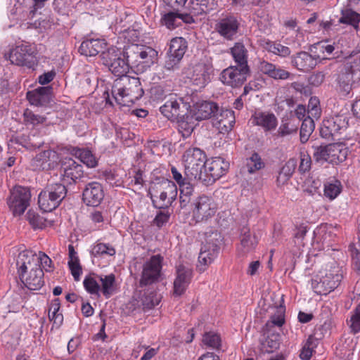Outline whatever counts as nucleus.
Segmentation results:
<instances>
[{
    "label": "nucleus",
    "instance_id": "19",
    "mask_svg": "<svg viewBox=\"0 0 360 360\" xmlns=\"http://www.w3.org/2000/svg\"><path fill=\"white\" fill-rule=\"evenodd\" d=\"M61 170L64 180L70 184L76 183L83 176V167L72 158H65L62 162Z\"/></svg>",
    "mask_w": 360,
    "mask_h": 360
},
{
    "label": "nucleus",
    "instance_id": "61",
    "mask_svg": "<svg viewBox=\"0 0 360 360\" xmlns=\"http://www.w3.org/2000/svg\"><path fill=\"white\" fill-rule=\"evenodd\" d=\"M203 343L214 349H218L221 345V339L219 335L210 332L204 335L202 338Z\"/></svg>",
    "mask_w": 360,
    "mask_h": 360
},
{
    "label": "nucleus",
    "instance_id": "31",
    "mask_svg": "<svg viewBox=\"0 0 360 360\" xmlns=\"http://www.w3.org/2000/svg\"><path fill=\"white\" fill-rule=\"evenodd\" d=\"M219 111L218 105L214 102L203 101L198 103L194 113L195 120H202L213 117Z\"/></svg>",
    "mask_w": 360,
    "mask_h": 360
},
{
    "label": "nucleus",
    "instance_id": "37",
    "mask_svg": "<svg viewBox=\"0 0 360 360\" xmlns=\"http://www.w3.org/2000/svg\"><path fill=\"white\" fill-rule=\"evenodd\" d=\"M261 46L268 52L272 53L281 57L288 56L291 51L290 49L280 43L272 41L269 39H264L261 42Z\"/></svg>",
    "mask_w": 360,
    "mask_h": 360
},
{
    "label": "nucleus",
    "instance_id": "45",
    "mask_svg": "<svg viewBox=\"0 0 360 360\" xmlns=\"http://www.w3.org/2000/svg\"><path fill=\"white\" fill-rule=\"evenodd\" d=\"M191 79L195 85L204 86L210 81V76L205 66L197 65L193 70Z\"/></svg>",
    "mask_w": 360,
    "mask_h": 360
},
{
    "label": "nucleus",
    "instance_id": "28",
    "mask_svg": "<svg viewBox=\"0 0 360 360\" xmlns=\"http://www.w3.org/2000/svg\"><path fill=\"white\" fill-rule=\"evenodd\" d=\"M318 63L316 58L307 52L302 51L292 57V64L297 70L307 72L314 68Z\"/></svg>",
    "mask_w": 360,
    "mask_h": 360
},
{
    "label": "nucleus",
    "instance_id": "38",
    "mask_svg": "<svg viewBox=\"0 0 360 360\" xmlns=\"http://www.w3.org/2000/svg\"><path fill=\"white\" fill-rule=\"evenodd\" d=\"M297 167V160L295 158L289 159L282 167L277 177L278 186L284 185L292 176Z\"/></svg>",
    "mask_w": 360,
    "mask_h": 360
},
{
    "label": "nucleus",
    "instance_id": "22",
    "mask_svg": "<svg viewBox=\"0 0 360 360\" xmlns=\"http://www.w3.org/2000/svg\"><path fill=\"white\" fill-rule=\"evenodd\" d=\"M103 197V187L98 182L89 183L83 191V200L89 206L98 205Z\"/></svg>",
    "mask_w": 360,
    "mask_h": 360
},
{
    "label": "nucleus",
    "instance_id": "39",
    "mask_svg": "<svg viewBox=\"0 0 360 360\" xmlns=\"http://www.w3.org/2000/svg\"><path fill=\"white\" fill-rule=\"evenodd\" d=\"M72 152L73 154L88 167L94 168L97 165V159L91 150L79 148H74Z\"/></svg>",
    "mask_w": 360,
    "mask_h": 360
},
{
    "label": "nucleus",
    "instance_id": "18",
    "mask_svg": "<svg viewBox=\"0 0 360 360\" xmlns=\"http://www.w3.org/2000/svg\"><path fill=\"white\" fill-rule=\"evenodd\" d=\"M187 109V104L181 98L170 94L165 104L160 106V111L168 120L174 121L183 116Z\"/></svg>",
    "mask_w": 360,
    "mask_h": 360
},
{
    "label": "nucleus",
    "instance_id": "46",
    "mask_svg": "<svg viewBox=\"0 0 360 360\" xmlns=\"http://www.w3.org/2000/svg\"><path fill=\"white\" fill-rule=\"evenodd\" d=\"M243 231V233L240 240V250L243 252L246 253L253 250L256 247L257 240L255 236H251L249 230L247 229H244Z\"/></svg>",
    "mask_w": 360,
    "mask_h": 360
},
{
    "label": "nucleus",
    "instance_id": "62",
    "mask_svg": "<svg viewBox=\"0 0 360 360\" xmlns=\"http://www.w3.org/2000/svg\"><path fill=\"white\" fill-rule=\"evenodd\" d=\"M37 266L41 269H44L46 271H51L53 270L52 260L44 252H39L37 255Z\"/></svg>",
    "mask_w": 360,
    "mask_h": 360
},
{
    "label": "nucleus",
    "instance_id": "42",
    "mask_svg": "<svg viewBox=\"0 0 360 360\" xmlns=\"http://www.w3.org/2000/svg\"><path fill=\"white\" fill-rule=\"evenodd\" d=\"M160 296L155 291L148 289L141 297V302L144 310H149L158 305L160 301Z\"/></svg>",
    "mask_w": 360,
    "mask_h": 360
},
{
    "label": "nucleus",
    "instance_id": "25",
    "mask_svg": "<svg viewBox=\"0 0 360 360\" xmlns=\"http://www.w3.org/2000/svg\"><path fill=\"white\" fill-rule=\"evenodd\" d=\"M52 88L42 86L27 93V98L31 105L36 106L46 105L51 101Z\"/></svg>",
    "mask_w": 360,
    "mask_h": 360
},
{
    "label": "nucleus",
    "instance_id": "26",
    "mask_svg": "<svg viewBox=\"0 0 360 360\" xmlns=\"http://www.w3.org/2000/svg\"><path fill=\"white\" fill-rule=\"evenodd\" d=\"M259 68L263 74L275 80H286L292 76L290 72L266 60L259 63Z\"/></svg>",
    "mask_w": 360,
    "mask_h": 360
},
{
    "label": "nucleus",
    "instance_id": "8",
    "mask_svg": "<svg viewBox=\"0 0 360 360\" xmlns=\"http://www.w3.org/2000/svg\"><path fill=\"white\" fill-rule=\"evenodd\" d=\"M163 257L160 255H153L142 266L139 281L141 287L152 285L159 281L161 276Z\"/></svg>",
    "mask_w": 360,
    "mask_h": 360
},
{
    "label": "nucleus",
    "instance_id": "49",
    "mask_svg": "<svg viewBox=\"0 0 360 360\" xmlns=\"http://www.w3.org/2000/svg\"><path fill=\"white\" fill-rule=\"evenodd\" d=\"M285 307L280 305L276 307L275 313L271 316L269 320L266 322V326L271 328L273 326L281 327L285 323Z\"/></svg>",
    "mask_w": 360,
    "mask_h": 360
},
{
    "label": "nucleus",
    "instance_id": "6",
    "mask_svg": "<svg viewBox=\"0 0 360 360\" xmlns=\"http://www.w3.org/2000/svg\"><path fill=\"white\" fill-rule=\"evenodd\" d=\"M321 277L311 279V285L314 291L319 295H326L334 290L340 285L342 279V271L335 263L321 272Z\"/></svg>",
    "mask_w": 360,
    "mask_h": 360
},
{
    "label": "nucleus",
    "instance_id": "54",
    "mask_svg": "<svg viewBox=\"0 0 360 360\" xmlns=\"http://www.w3.org/2000/svg\"><path fill=\"white\" fill-rule=\"evenodd\" d=\"M264 162L257 153H253L250 158L248 159L247 167L248 172L250 174L264 168Z\"/></svg>",
    "mask_w": 360,
    "mask_h": 360
},
{
    "label": "nucleus",
    "instance_id": "32",
    "mask_svg": "<svg viewBox=\"0 0 360 360\" xmlns=\"http://www.w3.org/2000/svg\"><path fill=\"white\" fill-rule=\"evenodd\" d=\"M230 53L233 57L236 65L250 68L248 64V51L242 42H236L230 49Z\"/></svg>",
    "mask_w": 360,
    "mask_h": 360
},
{
    "label": "nucleus",
    "instance_id": "48",
    "mask_svg": "<svg viewBox=\"0 0 360 360\" xmlns=\"http://www.w3.org/2000/svg\"><path fill=\"white\" fill-rule=\"evenodd\" d=\"M314 128L315 124L312 118L307 116L303 120L300 132L301 143H304L309 140V138L314 131Z\"/></svg>",
    "mask_w": 360,
    "mask_h": 360
},
{
    "label": "nucleus",
    "instance_id": "15",
    "mask_svg": "<svg viewBox=\"0 0 360 360\" xmlns=\"http://www.w3.org/2000/svg\"><path fill=\"white\" fill-rule=\"evenodd\" d=\"M250 73V68L231 65L221 72L219 78L224 84L232 88H238L244 84Z\"/></svg>",
    "mask_w": 360,
    "mask_h": 360
},
{
    "label": "nucleus",
    "instance_id": "12",
    "mask_svg": "<svg viewBox=\"0 0 360 360\" xmlns=\"http://www.w3.org/2000/svg\"><path fill=\"white\" fill-rule=\"evenodd\" d=\"M193 205V217L196 222L208 220L214 216L217 210L214 199L205 195L198 197Z\"/></svg>",
    "mask_w": 360,
    "mask_h": 360
},
{
    "label": "nucleus",
    "instance_id": "11",
    "mask_svg": "<svg viewBox=\"0 0 360 360\" xmlns=\"http://www.w3.org/2000/svg\"><path fill=\"white\" fill-rule=\"evenodd\" d=\"M36 50L30 44H20L12 49L8 58L11 63L33 68L36 65Z\"/></svg>",
    "mask_w": 360,
    "mask_h": 360
},
{
    "label": "nucleus",
    "instance_id": "30",
    "mask_svg": "<svg viewBox=\"0 0 360 360\" xmlns=\"http://www.w3.org/2000/svg\"><path fill=\"white\" fill-rule=\"evenodd\" d=\"M192 181H199L198 178H189L185 174L184 177H181L179 182H176L180 191V205L181 208L186 207L191 202V196L193 193V187Z\"/></svg>",
    "mask_w": 360,
    "mask_h": 360
},
{
    "label": "nucleus",
    "instance_id": "51",
    "mask_svg": "<svg viewBox=\"0 0 360 360\" xmlns=\"http://www.w3.org/2000/svg\"><path fill=\"white\" fill-rule=\"evenodd\" d=\"M115 253V249L111 245L106 243H96L91 249V255L94 257L114 256Z\"/></svg>",
    "mask_w": 360,
    "mask_h": 360
},
{
    "label": "nucleus",
    "instance_id": "40",
    "mask_svg": "<svg viewBox=\"0 0 360 360\" xmlns=\"http://www.w3.org/2000/svg\"><path fill=\"white\" fill-rule=\"evenodd\" d=\"M193 119H195L194 117L191 115L184 116V113L183 116L176 120L178 122V130L184 138H187L192 134L195 127Z\"/></svg>",
    "mask_w": 360,
    "mask_h": 360
},
{
    "label": "nucleus",
    "instance_id": "41",
    "mask_svg": "<svg viewBox=\"0 0 360 360\" xmlns=\"http://www.w3.org/2000/svg\"><path fill=\"white\" fill-rule=\"evenodd\" d=\"M353 83L352 75H351V73H349L347 70L346 67H345L338 77L339 90L344 95H347L352 89Z\"/></svg>",
    "mask_w": 360,
    "mask_h": 360
},
{
    "label": "nucleus",
    "instance_id": "20",
    "mask_svg": "<svg viewBox=\"0 0 360 360\" xmlns=\"http://www.w3.org/2000/svg\"><path fill=\"white\" fill-rule=\"evenodd\" d=\"M161 22L168 29L173 30L181 26L184 22L192 23L194 20L191 14L180 13L179 10H172L162 16Z\"/></svg>",
    "mask_w": 360,
    "mask_h": 360
},
{
    "label": "nucleus",
    "instance_id": "27",
    "mask_svg": "<svg viewBox=\"0 0 360 360\" xmlns=\"http://www.w3.org/2000/svg\"><path fill=\"white\" fill-rule=\"evenodd\" d=\"M251 120L254 125L262 127L265 131L275 129L278 124L275 115L269 112H255Z\"/></svg>",
    "mask_w": 360,
    "mask_h": 360
},
{
    "label": "nucleus",
    "instance_id": "52",
    "mask_svg": "<svg viewBox=\"0 0 360 360\" xmlns=\"http://www.w3.org/2000/svg\"><path fill=\"white\" fill-rule=\"evenodd\" d=\"M34 138L35 136L34 134L29 135L27 137L21 136L17 138V142L29 150L39 148L44 144V141L40 139L36 141Z\"/></svg>",
    "mask_w": 360,
    "mask_h": 360
},
{
    "label": "nucleus",
    "instance_id": "3",
    "mask_svg": "<svg viewBox=\"0 0 360 360\" xmlns=\"http://www.w3.org/2000/svg\"><path fill=\"white\" fill-rule=\"evenodd\" d=\"M83 285L88 293L97 298L103 295L105 299H109L117 290L116 278L113 274L86 276Z\"/></svg>",
    "mask_w": 360,
    "mask_h": 360
},
{
    "label": "nucleus",
    "instance_id": "53",
    "mask_svg": "<svg viewBox=\"0 0 360 360\" xmlns=\"http://www.w3.org/2000/svg\"><path fill=\"white\" fill-rule=\"evenodd\" d=\"M341 192V183L333 180L325 184L324 195L330 200L335 199Z\"/></svg>",
    "mask_w": 360,
    "mask_h": 360
},
{
    "label": "nucleus",
    "instance_id": "63",
    "mask_svg": "<svg viewBox=\"0 0 360 360\" xmlns=\"http://www.w3.org/2000/svg\"><path fill=\"white\" fill-rule=\"evenodd\" d=\"M311 166V158L308 153H300V163L299 165V171L300 173H306L309 172Z\"/></svg>",
    "mask_w": 360,
    "mask_h": 360
},
{
    "label": "nucleus",
    "instance_id": "55",
    "mask_svg": "<svg viewBox=\"0 0 360 360\" xmlns=\"http://www.w3.org/2000/svg\"><path fill=\"white\" fill-rule=\"evenodd\" d=\"M89 230L96 231L102 229L104 224V217L99 211H94L89 214Z\"/></svg>",
    "mask_w": 360,
    "mask_h": 360
},
{
    "label": "nucleus",
    "instance_id": "13",
    "mask_svg": "<svg viewBox=\"0 0 360 360\" xmlns=\"http://www.w3.org/2000/svg\"><path fill=\"white\" fill-rule=\"evenodd\" d=\"M349 120L344 115H337L323 120L320 129V134L324 139H335L348 127Z\"/></svg>",
    "mask_w": 360,
    "mask_h": 360
},
{
    "label": "nucleus",
    "instance_id": "33",
    "mask_svg": "<svg viewBox=\"0 0 360 360\" xmlns=\"http://www.w3.org/2000/svg\"><path fill=\"white\" fill-rule=\"evenodd\" d=\"M328 152L330 155V163L338 165L344 162L347 157L348 150L342 143L328 144Z\"/></svg>",
    "mask_w": 360,
    "mask_h": 360
},
{
    "label": "nucleus",
    "instance_id": "47",
    "mask_svg": "<svg viewBox=\"0 0 360 360\" xmlns=\"http://www.w3.org/2000/svg\"><path fill=\"white\" fill-rule=\"evenodd\" d=\"M45 188L56 200V202H58L59 205L67 195L66 187L60 183L50 184Z\"/></svg>",
    "mask_w": 360,
    "mask_h": 360
},
{
    "label": "nucleus",
    "instance_id": "64",
    "mask_svg": "<svg viewBox=\"0 0 360 360\" xmlns=\"http://www.w3.org/2000/svg\"><path fill=\"white\" fill-rule=\"evenodd\" d=\"M348 72L352 75L354 83L360 82V62L345 66Z\"/></svg>",
    "mask_w": 360,
    "mask_h": 360
},
{
    "label": "nucleus",
    "instance_id": "9",
    "mask_svg": "<svg viewBox=\"0 0 360 360\" xmlns=\"http://www.w3.org/2000/svg\"><path fill=\"white\" fill-rule=\"evenodd\" d=\"M187 48V41L184 38L174 37L172 39L166 55L164 68L167 70H177Z\"/></svg>",
    "mask_w": 360,
    "mask_h": 360
},
{
    "label": "nucleus",
    "instance_id": "23",
    "mask_svg": "<svg viewBox=\"0 0 360 360\" xmlns=\"http://www.w3.org/2000/svg\"><path fill=\"white\" fill-rule=\"evenodd\" d=\"M192 277V271L190 269L183 265L176 267V276L174 281V294L176 296L181 295L188 286Z\"/></svg>",
    "mask_w": 360,
    "mask_h": 360
},
{
    "label": "nucleus",
    "instance_id": "2",
    "mask_svg": "<svg viewBox=\"0 0 360 360\" xmlns=\"http://www.w3.org/2000/svg\"><path fill=\"white\" fill-rule=\"evenodd\" d=\"M143 94L140 79L136 77H118L112 85V98L118 105L122 106H130L139 100Z\"/></svg>",
    "mask_w": 360,
    "mask_h": 360
},
{
    "label": "nucleus",
    "instance_id": "43",
    "mask_svg": "<svg viewBox=\"0 0 360 360\" xmlns=\"http://www.w3.org/2000/svg\"><path fill=\"white\" fill-rule=\"evenodd\" d=\"M299 122L294 118H290L282 121L278 129V135L285 137L296 134L298 129Z\"/></svg>",
    "mask_w": 360,
    "mask_h": 360
},
{
    "label": "nucleus",
    "instance_id": "35",
    "mask_svg": "<svg viewBox=\"0 0 360 360\" xmlns=\"http://www.w3.org/2000/svg\"><path fill=\"white\" fill-rule=\"evenodd\" d=\"M38 204L44 212H51L59 206L56 200L44 188L39 194Z\"/></svg>",
    "mask_w": 360,
    "mask_h": 360
},
{
    "label": "nucleus",
    "instance_id": "14",
    "mask_svg": "<svg viewBox=\"0 0 360 360\" xmlns=\"http://www.w3.org/2000/svg\"><path fill=\"white\" fill-rule=\"evenodd\" d=\"M240 27V22L233 14L222 15L215 22L214 30L228 41L236 39Z\"/></svg>",
    "mask_w": 360,
    "mask_h": 360
},
{
    "label": "nucleus",
    "instance_id": "10",
    "mask_svg": "<svg viewBox=\"0 0 360 360\" xmlns=\"http://www.w3.org/2000/svg\"><path fill=\"white\" fill-rule=\"evenodd\" d=\"M31 193L26 187L17 186L11 191L7 203L14 216H20L24 213L30 205Z\"/></svg>",
    "mask_w": 360,
    "mask_h": 360
},
{
    "label": "nucleus",
    "instance_id": "29",
    "mask_svg": "<svg viewBox=\"0 0 360 360\" xmlns=\"http://www.w3.org/2000/svg\"><path fill=\"white\" fill-rule=\"evenodd\" d=\"M219 247L217 244L210 245L207 243L204 245L198 256V266L200 271H204L206 267L210 264L218 255Z\"/></svg>",
    "mask_w": 360,
    "mask_h": 360
},
{
    "label": "nucleus",
    "instance_id": "44",
    "mask_svg": "<svg viewBox=\"0 0 360 360\" xmlns=\"http://www.w3.org/2000/svg\"><path fill=\"white\" fill-rule=\"evenodd\" d=\"M319 343V340L313 335H310L304 343L300 357L302 360H310L314 349L317 347Z\"/></svg>",
    "mask_w": 360,
    "mask_h": 360
},
{
    "label": "nucleus",
    "instance_id": "36",
    "mask_svg": "<svg viewBox=\"0 0 360 360\" xmlns=\"http://www.w3.org/2000/svg\"><path fill=\"white\" fill-rule=\"evenodd\" d=\"M112 63L108 66L109 70L113 75L119 77L127 76V73L129 72V68H131V63L127 60L126 57H121L120 56L115 58Z\"/></svg>",
    "mask_w": 360,
    "mask_h": 360
},
{
    "label": "nucleus",
    "instance_id": "34",
    "mask_svg": "<svg viewBox=\"0 0 360 360\" xmlns=\"http://www.w3.org/2000/svg\"><path fill=\"white\" fill-rule=\"evenodd\" d=\"M217 6L216 0H195L192 2L191 13L194 15H200L216 10Z\"/></svg>",
    "mask_w": 360,
    "mask_h": 360
},
{
    "label": "nucleus",
    "instance_id": "24",
    "mask_svg": "<svg viewBox=\"0 0 360 360\" xmlns=\"http://www.w3.org/2000/svg\"><path fill=\"white\" fill-rule=\"evenodd\" d=\"M107 43L104 39H86L84 40L79 48V52L86 56H95L106 49Z\"/></svg>",
    "mask_w": 360,
    "mask_h": 360
},
{
    "label": "nucleus",
    "instance_id": "50",
    "mask_svg": "<svg viewBox=\"0 0 360 360\" xmlns=\"http://www.w3.org/2000/svg\"><path fill=\"white\" fill-rule=\"evenodd\" d=\"M339 21L343 24L350 25L357 29L358 24L360 22V15L351 9H346L342 11V16Z\"/></svg>",
    "mask_w": 360,
    "mask_h": 360
},
{
    "label": "nucleus",
    "instance_id": "56",
    "mask_svg": "<svg viewBox=\"0 0 360 360\" xmlns=\"http://www.w3.org/2000/svg\"><path fill=\"white\" fill-rule=\"evenodd\" d=\"M120 56H121V53L115 47L113 46L108 49L106 48V49L103 50L100 54V56L103 60V63L108 67Z\"/></svg>",
    "mask_w": 360,
    "mask_h": 360
},
{
    "label": "nucleus",
    "instance_id": "60",
    "mask_svg": "<svg viewBox=\"0 0 360 360\" xmlns=\"http://www.w3.org/2000/svg\"><path fill=\"white\" fill-rule=\"evenodd\" d=\"M23 115L24 121L26 124L35 126L39 124H43L46 121V117L39 115H36L29 109H26Z\"/></svg>",
    "mask_w": 360,
    "mask_h": 360
},
{
    "label": "nucleus",
    "instance_id": "5",
    "mask_svg": "<svg viewBox=\"0 0 360 360\" xmlns=\"http://www.w3.org/2000/svg\"><path fill=\"white\" fill-rule=\"evenodd\" d=\"M148 195L158 209L168 208L177 195V186L172 181H162L149 188Z\"/></svg>",
    "mask_w": 360,
    "mask_h": 360
},
{
    "label": "nucleus",
    "instance_id": "57",
    "mask_svg": "<svg viewBox=\"0 0 360 360\" xmlns=\"http://www.w3.org/2000/svg\"><path fill=\"white\" fill-rule=\"evenodd\" d=\"M313 157L316 162H328L330 163V155L328 152V145L313 146Z\"/></svg>",
    "mask_w": 360,
    "mask_h": 360
},
{
    "label": "nucleus",
    "instance_id": "21",
    "mask_svg": "<svg viewBox=\"0 0 360 360\" xmlns=\"http://www.w3.org/2000/svg\"><path fill=\"white\" fill-rule=\"evenodd\" d=\"M213 126L221 134L231 131L235 124L234 112L231 110H221L213 118Z\"/></svg>",
    "mask_w": 360,
    "mask_h": 360
},
{
    "label": "nucleus",
    "instance_id": "17",
    "mask_svg": "<svg viewBox=\"0 0 360 360\" xmlns=\"http://www.w3.org/2000/svg\"><path fill=\"white\" fill-rule=\"evenodd\" d=\"M229 167V163L220 157L207 160L203 173V177L207 180L204 182L207 184L214 182L226 174Z\"/></svg>",
    "mask_w": 360,
    "mask_h": 360
},
{
    "label": "nucleus",
    "instance_id": "58",
    "mask_svg": "<svg viewBox=\"0 0 360 360\" xmlns=\"http://www.w3.org/2000/svg\"><path fill=\"white\" fill-rule=\"evenodd\" d=\"M26 219L33 229H42L45 226V220L38 213L30 210L26 214Z\"/></svg>",
    "mask_w": 360,
    "mask_h": 360
},
{
    "label": "nucleus",
    "instance_id": "59",
    "mask_svg": "<svg viewBox=\"0 0 360 360\" xmlns=\"http://www.w3.org/2000/svg\"><path fill=\"white\" fill-rule=\"evenodd\" d=\"M105 181L112 186H121L123 184L122 179L112 170H105L102 173Z\"/></svg>",
    "mask_w": 360,
    "mask_h": 360
},
{
    "label": "nucleus",
    "instance_id": "1",
    "mask_svg": "<svg viewBox=\"0 0 360 360\" xmlns=\"http://www.w3.org/2000/svg\"><path fill=\"white\" fill-rule=\"evenodd\" d=\"M16 265L21 282L30 290H39L44 285V272L37 266V255L30 250L19 253Z\"/></svg>",
    "mask_w": 360,
    "mask_h": 360
},
{
    "label": "nucleus",
    "instance_id": "7",
    "mask_svg": "<svg viewBox=\"0 0 360 360\" xmlns=\"http://www.w3.org/2000/svg\"><path fill=\"white\" fill-rule=\"evenodd\" d=\"M183 161L185 167L184 174L189 178H198L201 181L207 180L203 177L202 172L207 162L203 150L198 148H188L183 155Z\"/></svg>",
    "mask_w": 360,
    "mask_h": 360
},
{
    "label": "nucleus",
    "instance_id": "4",
    "mask_svg": "<svg viewBox=\"0 0 360 360\" xmlns=\"http://www.w3.org/2000/svg\"><path fill=\"white\" fill-rule=\"evenodd\" d=\"M124 57L131 63V68L144 72L158 60V51L143 45L132 44L124 47Z\"/></svg>",
    "mask_w": 360,
    "mask_h": 360
},
{
    "label": "nucleus",
    "instance_id": "16",
    "mask_svg": "<svg viewBox=\"0 0 360 360\" xmlns=\"http://www.w3.org/2000/svg\"><path fill=\"white\" fill-rule=\"evenodd\" d=\"M59 162V154L53 149H47L35 155L31 160V166L34 170L48 172L56 168Z\"/></svg>",
    "mask_w": 360,
    "mask_h": 360
}]
</instances>
